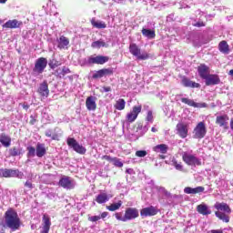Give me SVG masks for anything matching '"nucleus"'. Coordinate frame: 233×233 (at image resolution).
<instances>
[{"label":"nucleus","instance_id":"1","mask_svg":"<svg viewBox=\"0 0 233 233\" xmlns=\"http://www.w3.org/2000/svg\"><path fill=\"white\" fill-rule=\"evenodd\" d=\"M4 219L5 228H10L13 232L21 228V218H19L17 211L14 208H10L5 211Z\"/></svg>","mask_w":233,"mask_h":233},{"label":"nucleus","instance_id":"2","mask_svg":"<svg viewBox=\"0 0 233 233\" xmlns=\"http://www.w3.org/2000/svg\"><path fill=\"white\" fill-rule=\"evenodd\" d=\"M129 52L133 55L138 61H147L150 59V55L147 52L141 54V48L137 46V44L132 43L129 45Z\"/></svg>","mask_w":233,"mask_h":233},{"label":"nucleus","instance_id":"3","mask_svg":"<svg viewBox=\"0 0 233 233\" xmlns=\"http://www.w3.org/2000/svg\"><path fill=\"white\" fill-rule=\"evenodd\" d=\"M182 160L189 167H201V160L192 154L184 152L182 155Z\"/></svg>","mask_w":233,"mask_h":233},{"label":"nucleus","instance_id":"4","mask_svg":"<svg viewBox=\"0 0 233 233\" xmlns=\"http://www.w3.org/2000/svg\"><path fill=\"white\" fill-rule=\"evenodd\" d=\"M207 136V126L205 122H199L193 130L194 139H203Z\"/></svg>","mask_w":233,"mask_h":233},{"label":"nucleus","instance_id":"5","mask_svg":"<svg viewBox=\"0 0 233 233\" xmlns=\"http://www.w3.org/2000/svg\"><path fill=\"white\" fill-rule=\"evenodd\" d=\"M66 143L70 148H73V150L76 152V154H86V148L81 146L79 143H77V140H76V138L68 137Z\"/></svg>","mask_w":233,"mask_h":233},{"label":"nucleus","instance_id":"6","mask_svg":"<svg viewBox=\"0 0 233 233\" xmlns=\"http://www.w3.org/2000/svg\"><path fill=\"white\" fill-rule=\"evenodd\" d=\"M47 65H48V60H46V57H39L38 59H36L35 63V67L33 68L34 74H36V75L43 74Z\"/></svg>","mask_w":233,"mask_h":233},{"label":"nucleus","instance_id":"7","mask_svg":"<svg viewBox=\"0 0 233 233\" xmlns=\"http://www.w3.org/2000/svg\"><path fill=\"white\" fill-rule=\"evenodd\" d=\"M23 173L19 169H8L1 168L0 169V177H21Z\"/></svg>","mask_w":233,"mask_h":233},{"label":"nucleus","instance_id":"8","mask_svg":"<svg viewBox=\"0 0 233 233\" xmlns=\"http://www.w3.org/2000/svg\"><path fill=\"white\" fill-rule=\"evenodd\" d=\"M141 110H143V106L141 105L134 106L132 111L126 116L127 121H128V123H134V121L137 119V116L141 114Z\"/></svg>","mask_w":233,"mask_h":233},{"label":"nucleus","instance_id":"9","mask_svg":"<svg viewBox=\"0 0 233 233\" xmlns=\"http://www.w3.org/2000/svg\"><path fill=\"white\" fill-rule=\"evenodd\" d=\"M108 61H110L109 56H105L101 55H98L96 56H90L87 59L88 65H105V63H108Z\"/></svg>","mask_w":233,"mask_h":233},{"label":"nucleus","instance_id":"10","mask_svg":"<svg viewBox=\"0 0 233 233\" xmlns=\"http://www.w3.org/2000/svg\"><path fill=\"white\" fill-rule=\"evenodd\" d=\"M126 221H132L139 218V210L137 208H127L125 210Z\"/></svg>","mask_w":233,"mask_h":233},{"label":"nucleus","instance_id":"11","mask_svg":"<svg viewBox=\"0 0 233 233\" xmlns=\"http://www.w3.org/2000/svg\"><path fill=\"white\" fill-rule=\"evenodd\" d=\"M181 103L187 105L188 106H193V108H207V103H197L193 99L182 97L180 99Z\"/></svg>","mask_w":233,"mask_h":233},{"label":"nucleus","instance_id":"12","mask_svg":"<svg viewBox=\"0 0 233 233\" xmlns=\"http://www.w3.org/2000/svg\"><path fill=\"white\" fill-rule=\"evenodd\" d=\"M58 185L59 187H62V188H66L67 190H72V188L76 187L74 181L70 179V177H63L60 178Z\"/></svg>","mask_w":233,"mask_h":233},{"label":"nucleus","instance_id":"13","mask_svg":"<svg viewBox=\"0 0 233 233\" xmlns=\"http://www.w3.org/2000/svg\"><path fill=\"white\" fill-rule=\"evenodd\" d=\"M157 208L154 206H150L147 208H144L140 210V216L141 218H148L152 216L157 215Z\"/></svg>","mask_w":233,"mask_h":233},{"label":"nucleus","instance_id":"14","mask_svg":"<svg viewBox=\"0 0 233 233\" xmlns=\"http://www.w3.org/2000/svg\"><path fill=\"white\" fill-rule=\"evenodd\" d=\"M177 132L182 139H185L188 136V124L178 123L177 125Z\"/></svg>","mask_w":233,"mask_h":233},{"label":"nucleus","instance_id":"15","mask_svg":"<svg viewBox=\"0 0 233 233\" xmlns=\"http://www.w3.org/2000/svg\"><path fill=\"white\" fill-rule=\"evenodd\" d=\"M50 227H52V222L50 221V217L46 214H44L43 218H42V230L40 231V233L50 232Z\"/></svg>","mask_w":233,"mask_h":233},{"label":"nucleus","instance_id":"16","mask_svg":"<svg viewBox=\"0 0 233 233\" xmlns=\"http://www.w3.org/2000/svg\"><path fill=\"white\" fill-rule=\"evenodd\" d=\"M153 152H156L157 154H162L160 155V159H165V154L168 152V146L167 144L157 145L153 147Z\"/></svg>","mask_w":233,"mask_h":233},{"label":"nucleus","instance_id":"17","mask_svg":"<svg viewBox=\"0 0 233 233\" xmlns=\"http://www.w3.org/2000/svg\"><path fill=\"white\" fill-rule=\"evenodd\" d=\"M206 86H212L214 85H219L221 83V79H219V76L218 75H209L205 78Z\"/></svg>","mask_w":233,"mask_h":233},{"label":"nucleus","instance_id":"18","mask_svg":"<svg viewBox=\"0 0 233 233\" xmlns=\"http://www.w3.org/2000/svg\"><path fill=\"white\" fill-rule=\"evenodd\" d=\"M181 84L183 85V86H185L186 88H199V86H201V85H199V83H196L192 80H190L188 77L184 76L181 80Z\"/></svg>","mask_w":233,"mask_h":233},{"label":"nucleus","instance_id":"19","mask_svg":"<svg viewBox=\"0 0 233 233\" xmlns=\"http://www.w3.org/2000/svg\"><path fill=\"white\" fill-rule=\"evenodd\" d=\"M198 72L199 74V76L202 79H205L206 77H208L210 75V67H208L207 65L205 64H201L200 66H198Z\"/></svg>","mask_w":233,"mask_h":233},{"label":"nucleus","instance_id":"20","mask_svg":"<svg viewBox=\"0 0 233 233\" xmlns=\"http://www.w3.org/2000/svg\"><path fill=\"white\" fill-rule=\"evenodd\" d=\"M214 208H216V210H218V212H226V214H230L232 212V209H230V206H228V204L227 203H219V202H217L215 205H214Z\"/></svg>","mask_w":233,"mask_h":233},{"label":"nucleus","instance_id":"21","mask_svg":"<svg viewBox=\"0 0 233 233\" xmlns=\"http://www.w3.org/2000/svg\"><path fill=\"white\" fill-rule=\"evenodd\" d=\"M86 106L87 110L94 112V110L97 108V104H96V96H87L86 100Z\"/></svg>","mask_w":233,"mask_h":233},{"label":"nucleus","instance_id":"22","mask_svg":"<svg viewBox=\"0 0 233 233\" xmlns=\"http://www.w3.org/2000/svg\"><path fill=\"white\" fill-rule=\"evenodd\" d=\"M23 25V22L17 21V19H13L5 22L3 25V28H19Z\"/></svg>","mask_w":233,"mask_h":233},{"label":"nucleus","instance_id":"23","mask_svg":"<svg viewBox=\"0 0 233 233\" xmlns=\"http://www.w3.org/2000/svg\"><path fill=\"white\" fill-rule=\"evenodd\" d=\"M56 41L58 43L57 46L60 50H65V48H68V45H70V40L65 35H61Z\"/></svg>","mask_w":233,"mask_h":233},{"label":"nucleus","instance_id":"24","mask_svg":"<svg viewBox=\"0 0 233 233\" xmlns=\"http://www.w3.org/2000/svg\"><path fill=\"white\" fill-rule=\"evenodd\" d=\"M38 94H40V96L43 97H48L50 90L48 89V83L46 81H44L42 84H40Z\"/></svg>","mask_w":233,"mask_h":233},{"label":"nucleus","instance_id":"25","mask_svg":"<svg viewBox=\"0 0 233 233\" xmlns=\"http://www.w3.org/2000/svg\"><path fill=\"white\" fill-rule=\"evenodd\" d=\"M228 115L224 116H218L216 118V125H218V127H223L224 128H227L228 125Z\"/></svg>","mask_w":233,"mask_h":233},{"label":"nucleus","instance_id":"26","mask_svg":"<svg viewBox=\"0 0 233 233\" xmlns=\"http://www.w3.org/2000/svg\"><path fill=\"white\" fill-rule=\"evenodd\" d=\"M197 212H198V214H201L202 216H208L212 214V211L208 208V206H207V204L198 205Z\"/></svg>","mask_w":233,"mask_h":233},{"label":"nucleus","instance_id":"27","mask_svg":"<svg viewBox=\"0 0 233 233\" xmlns=\"http://www.w3.org/2000/svg\"><path fill=\"white\" fill-rule=\"evenodd\" d=\"M0 143L5 147V148H8L10 145H12V138L6 135V133L0 134Z\"/></svg>","mask_w":233,"mask_h":233},{"label":"nucleus","instance_id":"28","mask_svg":"<svg viewBox=\"0 0 233 233\" xmlns=\"http://www.w3.org/2000/svg\"><path fill=\"white\" fill-rule=\"evenodd\" d=\"M185 194H201V192H205V187L199 186L197 187H187L184 188Z\"/></svg>","mask_w":233,"mask_h":233},{"label":"nucleus","instance_id":"29","mask_svg":"<svg viewBox=\"0 0 233 233\" xmlns=\"http://www.w3.org/2000/svg\"><path fill=\"white\" fill-rule=\"evenodd\" d=\"M90 23L93 28H97L98 30L106 28V24L103 21L96 20V17H93Z\"/></svg>","mask_w":233,"mask_h":233},{"label":"nucleus","instance_id":"30","mask_svg":"<svg viewBox=\"0 0 233 233\" xmlns=\"http://www.w3.org/2000/svg\"><path fill=\"white\" fill-rule=\"evenodd\" d=\"M9 157H16V156H21L23 154V147H13L9 148Z\"/></svg>","mask_w":233,"mask_h":233},{"label":"nucleus","instance_id":"31","mask_svg":"<svg viewBox=\"0 0 233 233\" xmlns=\"http://www.w3.org/2000/svg\"><path fill=\"white\" fill-rule=\"evenodd\" d=\"M215 216L223 221L224 223H229L230 222V217L227 215V213L222 212V211H216Z\"/></svg>","mask_w":233,"mask_h":233},{"label":"nucleus","instance_id":"32","mask_svg":"<svg viewBox=\"0 0 233 233\" xmlns=\"http://www.w3.org/2000/svg\"><path fill=\"white\" fill-rule=\"evenodd\" d=\"M218 50H219V52H221L222 54H229V52H230V47L228 46V44L227 43V41L222 40V41L218 44Z\"/></svg>","mask_w":233,"mask_h":233},{"label":"nucleus","instance_id":"33","mask_svg":"<svg viewBox=\"0 0 233 233\" xmlns=\"http://www.w3.org/2000/svg\"><path fill=\"white\" fill-rule=\"evenodd\" d=\"M46 154V147H45V144L37 143L36 144L37 157H43Z\"/></svg>","mask_w":233,"mask_h":233},{"label":"nucleus","instance_id":"34","mask_svg":"<svg viewBox=\"0 0 233 233\" xmlns=\"http://www.w3.org/2000/svg\"><path fill=\"white\" fill-rule=\"evenodd\" d=\"M123 206V201L118 200L116 203L110 204L109 206H106V210H109V212H116V210H119L121 207Z\"/></svg>","mask_w":233,"mask_h":233},{"label":"nucleus","instance_id":"35","mask_svg":"<svg viewBox=\"0 0 233 233\" xmlns=\"http://www.w3.org/2000/svg\"><path fill=\"white\" fill-rule=\"evenodd\" d=\"M108 199L110 198H108V195L106 193H101L96 197V203H98V205H103V203H106Z\"/></svg>","mask_w":233,"mask_h":233},{"label":"nucleus","instance_id":"36","mask_svg":"<svg viewBox=\"0 0 233 233\" xmlns=\"http://www.w3.org/2000/svg\"><path fill=\"white\" fill-rule=\"evenodd\" d=\"M108 216V212L104 211L101 213L100 216H92V217H88V221H90L91 223H96V221H99V219H105V218H106Z\"/></svg>","mask_w":233,"mask_h":233},{"label":"nucleus","instance_id":"37","mask_svg":"<svg viewBox=\"0 0 233 233\" xmlns=\"http://www.w3.org/2000/svg\"><path fill=\"white\" fill-rule=\"evenodd\" d=\"M142 35H144L145 37H147V39H154L156 37V31L152 29L143 28Z\"/></svg>","mask_w":233,"mask_h":233},{"label":"nucleus","instance_id":"38","mask_svg":"<svg viewBox=\"0 0 233 233\" xmlns=\"http://www.w3.org/2000/svg\"><path fill=\"white\" fill-rule=\"evenodd\" d=\"M127 105V102L123 98H119L116 101V104L114 105L116 110H125V106Z\"/></svg>","mask_w":233,"mask_h":233},{"label":"nucleus","instance_id":"39","mask_svg":"<svg viewBox=\"0 0 233 233\" xmlns=\"http://www.w3.org/2000/svg\"><path fill=\"white\" fill-rule=\"evenodd\" d=\"M61 65H63V63L55 58L51 59L48 63V66L51 68V70H55V68H57V66H61Z\"/></svg>","mask_w":233,"mask_h":233},{"label":"nucleus","instance_id":"40","mask_svg":"<svg viewBox=\"0 0 233 233\" xmlns=\"http://www.w3.org/2000/svg\"><path fill=\"white\" fill-rule=\"evenodd\" d=\"M92 48H102V47H107L108 46L105 41L97 40L91 44Z\"/></svg>","mask_w":233,"mask_h":233},{"label":"nucleus","instance_id":"41","mask_svg":"<svg viewBox=\"0 0 233 233\" xmlns=\"http://www.w3.org/2000/svg\"><path fill=\"white\" fill-rule=\"evenodd\" d=\"M102 76L106 77V76H114V69L112 67L102 68Z\"/></svg>","mask_w":233,"mask_h":233},{"label":"nucleus","instance_id":"42","mask_svg":"<svg viewBox=\"0 0 233 233\" xmlns=\"http://www.w3.org/2000/svg\"><path fill=\"white\" fill-rule=\"evenodd\" d=\"M102 76L106 77V76H114V69L112 67L102 68Z\"/></svg>","mask_w":233,"mask_h":233},{"label":"nucleus","instance_id":"43","mask_svg":"<svg viewBox=\"0 0 233 233\" xmlns=\"http://www.w3.org/2000/svg\"><path fill=\"white\" fill-rule=\"evenodd\" d=\"M45 134H46V137H51L53 141H59V135H57V134L52 135V130H47V131H46Z\"/></svg>","mask_w":233,"mask_h":233},{"label":"nucleus","instance_id":"44","mask_svg":"<svg viewBox=\"0 0 233 233\" xmlns=\"http://www.w3.org/2000/svg\"><path fill=\"white\" fill-rule=\"evenodd\" d=\"M36 148L30 146L27 147V157H35Z\"/></svg>","mask_w":233,"mask_h":233},{"label":"nucleus","instance_id":"45","mask_svg":"<svg viewBox=\"0 0 233 233\" xmlns=\"http://www.w3.org/2000/svg\"><path fill=\"white\" fill-rule=\"evenodd\" d=\"M172 165L175 167L176 170H179L180 172H183V165L181 162H177V160L174 159L172 160Z\"/></svg>","mask_w":233,"mask_h":233},{"label":"nucleus","instance_id":"46","mask_svg":"<svg viewBox=\"0 0 233 233\" xmlns=\"http://www.w3.org/2000/svg\"><path fill=\"white\" fill-rule=\"evenodd\" d=\"M101 77H103V71H102V69L96 71L92 76L93 79H101Z\"/></svg>","mask_w":233,"mask_h":233},{"label":"nucleus","instance_id":"47","mask_svg":"<svg viewBox=\"0 0 233 233\" xmlns=\"http://www.w3.org/2000/svg\"><path fill=\"white\" fill-rule=\"evenodd\" d=\"M113 163L115 167H117L118 168H123V162L119 160L117 157H113Z\"/></svg>","mask_w":233,"mask_h":233},{"label":"nucleus","instance_id":"48","mask_svg":"<svg viewBox=\"0 0 233 233\" xmlns=\"http://www.w3.org/2000/svg\"><path fill=\"white\" fill-rule=\"evenodd\" d=\"M115 218L117 219V221H123L124 223L127 222L125 215L124 217H121V213H115Z\"/></svg>","mask_w":233,"mask_h":233},{"label":"nucleus","instance_id":"49","mask_svg":"<svg viewBox=\"0 0 233 233\" xmlns=\"http://www.w3.org/2000/svg\"><path fill=\"white\" fill-rule=\"evenodd\" d=\"M147 151L146 150H138L136 152L137 157H145L147 156Z\"/></svg>","mask_w":233,"mask_h":233},{"label":"nucleus","instance_id":"50","mask_svg":"<svg viewBox=\"0 0 233 233\" xmlns=\"http://www.w3.org/2000/svg\"><path fill=\"white\" fill-rule=\"evenodd\" d=\"M146 120L148 121L149 123H152L154 121V116L152 115V111H148Z\"/></svg>","mask_w":233,"mask_h":233},{"label":"nucleus","instance_id":"51","mask_svg":"<svg viewBox=\"0 0 233 233\" xmlns=\"http://www.w3.org/2000/svg\"><path fill=\"white\" fill-rule=\"evenodd\" d=\"M102 159H104L105 161H108L109 163H113V161H114V157H112L108 155L102 156Z\"/></svg>","mask_w":233,"mask_h":233},{"label":"nucleus","instance_id":"52","mask_svg":"<svg viewBox=\"0 0 233 233\" xmlns=\"http://www.w3.org/2000/svg\"><path fill=\"white\" fill-rule=\"evenodd\" d=\"M70 68L66 67V66H63L62 67V76H66V74H70Z\"/></svg>","mask_w":233,"mask_h":233},{"label":"nucleus","instance_id":"53","mask_svg":"<svg viewBox=\"0 0 233 233\" xmlns=\"http://www.w3.org/2000/svg\"><path fill=\"white\" fill-rule=\"evenodd\" d=\"M35 123H37V118H35L33 115H31L29 125H35Z\"/></svg>","mask_w":233,"mask_h":233},{"label":"nucleus","instance_id":"54","mask_svg":"<svg viewBox=\"0 0 233 233\" xmlns=\"http://www.w3.org/2000/svg\"><path fill=\"white\" fill-rule=\"evenodd\" d=\"M25 187H26V188H29V190H32V188H34V184H32V182L30 181H26L25 183Z\"/></svg>","mask_w":233,"mask_h":233},{"label":"nucleus","instance_id":"55","mask_svg":"<svg viewBox=\"0 0 233 233\" xmlns=\"http://www.w3.org/2000/svg\"><path fill=\"white\" fill-rule=\"evenodd\" d=\"M193 26H196L197 28H201L202 26H205V23L204 22H197V23L193 24Z\"/></svg>","mask_w":233,"mask_h":233},{"label":"nucleus","instance_id":"56","mask_svg":"<svg viewBox=\"0 0 233 233\" xmlns=\"http://www.w3.org/2000/svg\"><path fill=\"white\" fill-rule=\"evenodd\" d=\"M6 232V227L5 224H0V233H5Z\"/></svg>","mask_w":233,"mask_h":233},{"label":"nucleus","instance_id":"57","mask_svg":"<svg viewBox=\"0 0 233 233\" xmlns=\"http://www.w3.org/2000/svg\"><path fill=\"white\" fill-rule=\"evenodd\" d=\"M102 92H112V87L110 86H103Z\"/></svg>","mask_w":233,"mask_h":233},{"label":"nucleus","instance_id":"58","mask_svg":"<svg viewBox=\"0 0 233 233\" xmlns=\"http://www.w3.org/2000/svg\"><path fill=\"white\" fill-rule=\"evenodd\" d=\"M211 233H223V230H221V229H213V230H211Z\"/></svg>","mask_w":233,"mask_h":233},{"label":"nucleus","instance_id":"59","mask_svg":"<svg viewBox=\"0 0 233 233\" xmlns=\"http://www.w3.org/2000/svg\"><path fill=\"white\" fill-rule=\"evenodd\" d=\"M23 108H24L25 110H28V109L30 108V106H28V105H24V106H23Z\"/></svg>","mask_w":233,"mask_h":233},{"label":"nucleus","instance_id":"60","mask_svg":"<svg viewBox=\"0 0 233 233\" xmlns=\"http://www.w3.org/2000/svg\"><path fill=\"white\" fill-rule=\"evenodd\" d=\"M151 132H157V129L156 127H152Z\"/></svg>","mask_w":233,"mask_h":233},{"label":"nucleus","instance_id":"61","mask_svg":"<svg viewBox=\"0 0 233 233\" xmlns=\"http://www.w3.org/2000/svg\"><path fill=\"white\" fill-rule=\"evenodd\" d=\"M6 1H7V0H0V3H1L2 5H5V3H6Z\"/></svg>","mask_w":233,"mask_h":233},{"label":"nucleus","instance_id":"62","mask_svg":"<svg viewBox=\"0 0 233 233\" xmlns=\"http://www.w3.org/2000/svg\"><path fill=\"white\" fill-rule=\"evenodd\" d=\"M229 76H233V69L229 70Z\"/></svg>","mask_w":233,"mask_h":233},{"label":"nucleus","instance_id":"63","mask_svg":"<svg viewBox=\"0 0 233 233\" xmlns=\"http://www.w3.org/2000/svg\"><path fill=\"white\" fill-rule=\"evenodd\" d=\"M0 25H1V21H0Z\"/></svg>","mask_w":233,"mask_h":233}]
</instances>
